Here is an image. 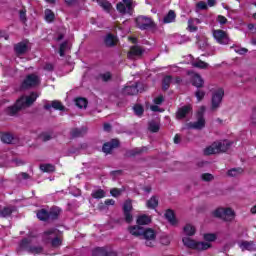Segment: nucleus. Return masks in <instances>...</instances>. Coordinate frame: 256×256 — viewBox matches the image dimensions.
<instances>
[{
  "mask_svg": "<svg viewBox=\"0 0 256 256\" xmlns=\"http://www.w3.org/2000/svg\"><path fill=\"white\" fill-rule=\"evenodd\" d=\"M37 97H39V95L35 92H32L28 96H21L14 105L9 106L6 109L7 115L10 117H16V115H19V111H23V109L31 107V105L37 101Z\"/></svg>",
  "mask_w": 256,
  "mask_h": 256,
  "instance_id": "f257e3e1",
  "label": "nucleus"
},
{
  "mask_svg": "<svg viewBox=\"0 0 256 256\" xmlns=\"http://www.w3.org/2000/svg\"><path fill=\"white\" fill-rule=\"evenodd\" d=\"M18 253L21 251H26L31 255H43L45 253V248L40 244H37L33 238H23L17 248Z\"/></svg>",
  "mask_w": 256,
  "mask_h": 256,
  "instance_id": "f03ea898",
  "label": "nucleus"
},
{
  "mask_svg": "<svg viewBox=\"0 0 256 256\" xmlns=\"http://www.w3.org/2000/svg\"><path fill=\"white\" fill-rule=\"evenodd\" d=\"M182 241L185 247L195 249L196 251H207L211 247V243L209 242H197L189 237H184Z\"/></svg>",
  "mask_w": 256,
  "mask_h": 256,
  "instance_id": "7ed1b4c3",
  "label": "nucleus"
},
{
  "mask_svg": "<svg viewBox=\"0 0 256 256\" xmlns=\"http://www.w3.org/2000/svg\"><path fill=\"white\" fill-rule=\"evenodd\" d=\"M212 215L217 219H222L227 222H231L235 219V211L231 208H217L212 212Z\"/></svg>",
  "mask_w": 256,
  "mask_h": 256,
  "instance_id": "20e7f679",
  "label": "nucleus"
},
{
  "mask_svg": "<svg viewBox=\"0 0 256 256\" xmlns=\"http://www.w3.org/2000/svg\"><path fill=\"white\" fill-rule=\"evenodd\" d=\"M205 106H201L197 111V121L188 123L189 129L201 130L205 127Z\"/></svg>",
  "mask_w": 256,
  "mask_h": 256,
  "instance_id": "39448f33",
  "label": "nucleus"
},
{
  "mask_svg": "<svg viewBox=\"0 0 256 256\" xmlns=\"http://www.w3.org/2000/svg\"><path fill=\"white\" fill-rule=\"evenodd\" d=\"M136 25L141 31H147V29H155L157 27L153 19L147 16H138L136 18Z\"/></svg>",
  "mask_w": 256,
  "mask_h": 256,
  "instance_id": "423d86ee",
  "label": "nucleus"
},
{
  "mask_svg": "<svg viewBox=\"0 0 256 256\" xmlns=\"http://www.w3.org/2000/svg\"><path fill=\"white\" fill-rule=\"evenodd\" d=\"M39 85H41V78L39 75L33 73L26 76L21 84V89H33V87Z\"/></svg>",
  "mask_w": 256,
  "mask_h": 256,
  "instance_id": "0eeeda50",
  "label": "nucleus"
},
{
  "mask_svg": "<svg viewBox=\"0 0 256 256\" xmlns=\"http://www.w3.org/2000/svg\"><path fill=\"white\" fill-rule=\"evenodd\" d=\"M223 97H225V90H223V88H218L212 93V111H217L219 107H221V103H223Z\"/></svg>",
  "mask_w": 256,
  "mask_h": 256,
  "instance_id": "6e6552de",
  "label": "nucleus"
},
{
  "mask_svg": "<svg viewBox=\"0 0 256 256\" xmlns=\"http://www.w3.org/2000/svg\"><path fill=\"white\" fill-rule=\"evenodd\" d=\"M212 35L219 45H229V42L231 41L229 34L223 30H213Z\"/></svg>",
  "mask_w": 256,
  "mask_h": 256,
  "instance_id": "1a4fd4ad",
  "label": "nucleus"
},
{
  "mask_svg": "<svg viewBox=\"0 0 256 256\" xmlns=\"http://www.w3.org/2000/svg\"><path fill=\"white\" fill-rule=\"evenodd\" d=\"M117 11L121 13V15H131L133 11V0H122L116 5Z\"/></svg>",
  "mask_w": 256,
  "mask_h": 256,
  "instance_id": "9d476101",
  "label": "nucleus"
},
{
  "mask_svg": "<svg viewBox=\"0 0 256 256\" xmlns=\"http://www.w3.org/2000/svg\"><path fill=\"white\" fill-rule=\"evenodd\" d=\"M143 239H145V245L146 247H154L155 246V239H156V234L155 230L148 228L144 229L142 233Z\"/></svg>",
  "mask_w": 256,
  "mask_h": 256,
  "instance_id": "9b49d317",
  "label": "nucleus"
},
{
  "mask_svg": "<svg viewBox=\"0 0 256 256\" xmlns=\"http://www.w3.org/2000/svg\"><path fill=\"white\" fill-rule=\"evenodd\" d=\"M143 53H145V49L141 46H132L128 52V59H141V57H143Z\"/></svg>",
  "mask_w": 256,
  "mask_h": 256,
  "instance_id": "f8f14e48",
  "label": "nucleus"
},
{
  "mask_svg": "<svg viewBox=\"0 0 256 256\" xmlns=\"http://www.w3.org/2000/svg\"><path fill=\"white\" fill-rule=\"evenodd\" d=\"M119 145H121V143L119 142V139H112L109 142L104 143L102 147V151L103 153H106V155H109L111 154L113 149L119 148Z\"/></svg>",
  "mask_w": 256,
  "mask_h": 256,
  "instance_id": "ddd939ff",
  "label": "nucleus"
},
{
  "mask_svg": "<svg viewBox=\"0 0 256 256\" xmlns=\"http://www.w3.org/2000/svg\"><path fill=\"white\" fill-rule=\"evenodd\" d=\"M57 235H59L57 228H51L42 234V241L45 244L51 243V241H53L54 237H57Z\"/></svg>",
  "mask_w": 256,
  "mask_h": 256,
  "instance_id": "4468645a",
  "label": "nucleus"
},
{
  "mask_svg": "<svg viewBox=\"0 0 256 256\" xmlns=\"http://www.w3.org/2000/svg\"><path fill=\"white\" fill-rule=\"evenodd\" d=\"M189 113H193V107L191 105L183 106L176 112V119H185Z\"/></svg>",
  "mask_w": 256,
  "mask_h": 256,
  "instance_id": "2eb2a0df",
  "label": "nucleus"
},
{
  "mask_svg": "<svg viewBox=\"0 0 256 256\" xmlns=\"http://www.w3.org/2000/svg\"><path fill=\"white\" fill-rule=\"evenodd\" d=\"M16 210L17 209L15 206H6L0 208V219H7L8 217H11Z\"/></svg>",
  "mask_w": 256,
  "mask_h": 256,
  "instance_id": "dca6fc26",
  "label": "nucleus"
},
{
  "mask_svg": "<svg viewBox=\"0 0 256 256\" xmlns=\"http://www.w3.org/2000/svg\"><path fill=\"white\" fill-rule=\"evenodd\" d=\"M215 144L216 148H218V153H226V151H229L231 145H233V142L223 140L220 142H215Z\"/></svg>",
  "mask_w": 256,
  "mask_h": 256,
  "instance_id": "f3484780",
  "label": "nucleus"
},
{
  "mask_svg": "<svg viewBox=\"0 0 256 256\" xmlns=\"http://www.w3.org/2000/svg\"><path fill=\"white\" fill-rule=\"evenodd\" d=\"M51 108L55 109L56 111H65V106H63V103L58 100H54L51 103L44 105V109H46L47 111H49V109Z\"/></svg>",
  "mask_w": 256,
  "mask_h": 256,
  "instance_id": "a211bd4d",
  "label": "nucleus"
},
{
  "mask_svg": "<svg viewBox=\"0 0 256 256\" xmlns=\"http://www.w3.org/2000/svg\"><path fill=\"white\" fill-rule=\"evenodd\" d=\"M148 148L142 147V148H134L131 150H127L125 153V157H136V155H141V153H147Z\"/></svg>",
  "mask_w": 256,
  "mask_h": 256,
  "instance_id": "6ab92c4d",
  "label": "nucleus"
},
{
  "mask_svg": "<svg viewBox=\"0 0 256 256\" xmlns=\"http://www.w3.org/2000/svg\"><path fill=\"white\" fill-rule=\"evenodd\" d=\"M29 47L25 42H19L14 46V51L16 55H25Z\"/></svg>",
  "mask_w": 256,
  "mask_h": 256,
  "instance_id": "aec40b11",
  "label": "nucleus"
},
{
  "mask_svg": "<svg viewBox=\"0 0 256 256\" xmlns=\"http://www.w3.org/2000/svg\"><path fill=\"white\" fill-rule=\"evenodd\" d=\"M192 85L197 87V89H201L205 85V81L199 74H194L192 77Z\"/></svg>",
  "mask_w": 256,
  "mask_h": 256,
  "instance_id": "412c9836",
  "label": "nucleus"
},
{
  "mask_svg": "<svg viewBox=\"0 0 256 256\" xmlns=\"http://www.w3.org/2000/svg\"><path fill=\"white\" fill-rule=\"evenodd\" d=\"M59 215H61V209L58 207L51 208L50 211H48V221L59 219Z\"/></svg>",
  "mask_w": 256,
  "mask_h": 256,
  "instance_id": "4be33fe9",
  "label": "nucleus"
},
{
  "mask_svg": "<svg viewBox=\"0 0 256 256\" xmlns=\"http://www.w3.org/2000/svg\"><path fill=\"white\" fill-rule=\"evenodd\" d=\"M93 256H109L111 251L107 250L105 247H97L92 250Z\"/></svg>",
  "mask_w": 256,
  "mask_h": 256,
  "instance_id": "5701e85b",
  "label": "nucleus"
},
{
  "mask_svg": "<svg viewBox=\"0 0 256 256\" xmlns=\"http://www.w3.org/2000/svg\"><path fill=\"white\" fill-rule=\"evenodd\" d=\"M143 227L141 226H130L128 228V231L130 235H133L134 237H142L143 236Z\"/></svg>",
  "mask_w": 256,
  "mask_h": 256,
  "instance_id": "b1692460",
  "label": "nucleus"
},
{
  "mask_svg": "<svg viewBox=\"0 0 256 256\" xmlns=\"http://www.w3.org/2000/svg\"><path fill=\"white\" fill-rule=\"evenodd\" d=\"M122 93L123 95H137V93H139V89H137V84L124 87Z\"/></svg>",
  "mask_w": 256,
  "mask_h": 256,
  "instance_id": "393cba45",
  "label": "nucleus"
},
{
  "mask_svg": "<svg viewBox=\"0 0 256 256\" xmlns=\"http://www.w3.org/2000/svg\"><path fill=\"white\" fill-rule=\"evenodd\" d=\"M0 139L2 143H7L8 145L11 143H15V137H13V134L11 133H1L0 134Z\"/></svg>",
  "mask_w": 256,
  "mask_h": 256,
  "instance_id": "a878e982",
  "label": "nucleus"
},
{
  "mask_svg": "<svg viewBox=\"0 0 256 256\" xmlns=\"http://www.w3.org/2000/svg\"><path fill=\"white\" fill-rule=\"evenodd\" d=\"M218 153L219 148L217 147V144L215 142L204 149V155H217Z\"/></svg>",
  "mask_w": 256,
  "mask_h": 256,
  "instance_id": "bb28decb",
  "label": "nucleus"
},
{
  "mask_svg": "<svg viewBox=\"0 0 256 256\" xmlns=\"http://www.w3.org/2000/svg\"><path fill=\"white\" fill-rule=\"evenodd\" d=\"M104 43L106 47H115V45L117 44V39L115 38V36H113V34H107L104 39Z\"/></svg>",
  "mask_w": 256,
  "mask_h": 256,
  "instance_id": "cd10ccee",
  "label": "nucleus"
},
{
  "mask_svg": "<svg viewBox=\"0 0 256 256\" xmlns=\"http://www.w3.org/2000/svg\"><path fill=\"white\" fill-rule=\"evenodd\" d=\"M242 251H256V245L253 242L244 241L240 244Z\"/></svg>",
  "mask_w": 256,
  "mask_h": 256,
  "instance_id": "c85d7f7f",
  "label": "nucleus"
},
{
  "mask_svg": "<svg viewBox=\"0 0 256 256\" xmlns=\"http://www.w3.org/2000/svg\"><path fill=\"white\" fill-rule=\"evenodd\" d=\"M146 207L148 209H157L159 207V199L156 198V196H152L147 202Z\"/></svg>",
  "mask_w": 256,
  "mask_h": 256,
  "instance_id": "c756f323",
  "label": "nucleus"
},
{
  "mask_svg": "<svg viewBox=\"0 0 256 256\" xmlns=\"http://www.w3.org/2000/svg\"><path fill=\"white\" fill-rule=\"evenodd\" d=\"M195 23L199 24L201 23V20H199L198 18H190L188 20V29L191 33H195V31H197V26H195Z\"/></svg>",
  "mask_w": 256,
  "mask_h": 256,
  "instance_id": "7c9ffc66",
  "label": "nucleus"
},
{
  "mask_svg": "<svg viewBox=\"0 0 256 256\" xmlns=\"http://www.w3.org/2000/svg\"><path fill=\"white\" fill-rule=\"evenodd\" d=\"M86 130L85 128H74L70 131V135L73 139L77 138V137H83V135H85Z\"/></svg>",
  "mask_w": 256,
  "mask_h": 256,
  "instance_id": "2f4dec72",
  "label": "nucleus"
},
{
  "mask_svg": "<svg viewBox=\"0 0 256 256\" xmlns=\"http://www.w3.org/2000/svg\"><path fill=\"white\" fill-rule=\"evenodd\" d=\"M96 3H98V5L101 6L104 11H107V13L113 9V5H111L107 0H97Z\"/></svg>",
  "mask_w": 256,
  "mask_h": 256,
  "instance_id": "473e14b6",
  "label": "nucleus"
},
{
  "mask_svg": "<svg viewBox=\"0 0 256 256\" xmlns=\"http://www.w3.org/2000/svg\"><path fill=\"white\" fill-rule=\"evenodd\" d=\"M165 217L171 225H177V220L175 219V213L173 212V210H167L165 213Z\"/></svg>",
  "mask_w": 256,
  "mask_h": 256,
  "instance_id": "72a5a7b5",
  "label": "nucleus"
},
{
  "mask_svg": "<svg viewBox=\"0 0 256 256\" xmlns=\"http://www.w3.org/2000/svg\"><path fill=\"white\" fill-rule=\"evenodd\" d=\"M183 231L184 234L187 235V237H193V235H195L196 233V229L191 224H187L186 226H184Z\"/></svg>",
  "mask_w": 256,
  "mask_h": 256,
  "instance_id": "f704fd0d",
  "label": "nucleus"
},
{
  "mask_svg": "<svg viewBox=\"0 0 256 256\" xmlns=\"http://www.w3.org/2000/svg\"><path fill=\"white\" fill-rule=\"evenodd\" d=\"M228 177H239L243 175V168H232L227 172Z\"/></svg>",
  "mask_w": 256,
  "mask_h": 256,
  "instance_id": "c9c22d12",
  "label": "nucleus"
},
{
  "mask_svg": "<svg viewBox=\"0 0 256 256\" xmlns=\"http://www.w3.org/2000/svg\"><path fill=\"white\" fill-rule=\"evenodd\" d=\"M151 223V218L150 216L147 215H141L137 218V224L138 225H149Z\"/></svg>",
  "mask_w": 256,
  "mask_h": 256,
  "instance_id": "e433bc0d",
  "label": "nucleus"
},
{
  "mask_svg": "<svg viewBox=\"0 0 256 256\" xmlns=\"http://www.w3.org/2000/svg\"><path fill=\"white\" fill-rule=\"evenodd\" d=\"M37 217L40 221H49V211L41 209L37 212Z\"/></svg>",
  "mask_w": 256,
  "mask_h": 256,
  "instance_id": "4c0bfd02",
  "label": "nucleus"
},
{
  "mask_svg": "<svg viewBox=\"0 0 256 256\" xmlns=\"http://www.w3.org/2000/svg\"><path fill=\"white\" fill-rule=\"evenodd\" d=\"M40 171H43V173H54L55 166L53 164H41Z\"/></svg>",
  "mask_w": 256,
  "mask_h": 256,
  "instance_id": "58836bf2",
  "label": "nucleus"
},
{
  "mask_svg": "<svg viewBox=\"0 0 256 256\" xmlns=\"http://www.w3.org/2000/svg\"><path fill=\"white\" fill-rule=\"evenodd\" d=\"M173 81V77L171 76H165L163 81H162V89L164 91H167V89H169L171 83Z\"/></svg>",
  "mask_w": 256,
  "mask_h": 256,
  "instance_id": "ea45409f",
  "label": "nucleus"
},
{
  "mask_svg": "<svg viewBox=\"0 0 256 256\" xmlns=\"http://www.w3.org/2000/svg\"><path fill=\"white\" fill-rule=\"evenodd\" d=\"M192 66L196 67L197 69H207L209 64L207 62H203L202 60H195L192 62Z\"/></svg>",
  "mask_w": 256,
  "mask_h": 256,
  "instance_id": "a19ab883",
  "label": "nucleus"
},
{
  "mask_svg": "<svg viewBox=\"0 0 256 256\" xmlns=\"http://www.w3.org/2000/svg\"><path fill=\"white\" fill-rule=\"evenodd\" d=\"M91 197H93V199H103V197H105V191L103 189L94 190Z\"/></svg>",
  "mask_w": 256,
  "mask_h": 256,
  "instance_id": "79ce46f5",
  "label": "nucleus"
},
{
  "mask_svg": "<svg viewBox=\"0 0 256 256\" xmlns=\"http://www.w3.org/2000/svg\"><path fill=\"white\" fill-rule=\"evenodd\" d=\"M175 11L170 10L168 14L164 17V23H173L175 21Z\"/></svg>",
  "mask_w": 256,
  "mask_h": 256,
  "instance_id": "37998d69",
  "label": "nucleus"
},
{
  "mask_svg": "<svg viewBox=\"0 0 256 256\" xmlns=\"http://www.w3.org/2000/svg\"><path fill=\"white\" fill-rule=\"evenodd\" d=\"M76 105L79 107V109H87V99L85 98H77L75 100Z\"/></svg>",
  "mask_w": 256,
  "mask_h": 256,
  "instance_id": "c03bdc74",
  "label": "nucleus"
},
{
  "mask_svg": "<svg viewBox=\"0 0 256 256\" xmlns=\"http://www.w3.org/2000/svg\"><path fill=\"white\" fill-rule=\"evenodd\" d=\"M16 179L19 182L28 181L29 179H31V175H29L27 172H21V173L17 174Z\"/></svg>",
  "mask_w": 256,
  "mask_h": 256,
  "instance_id": "a18cd8bd",
  "label": "nucleus"
},
{
  "mask_svg": "<svg viewBox=\"0 0 256 256\" xmlns=\"http://www.w3.org/2000/svg\"><path fill=\"white\" fill-rule=\"evenodd\" d=\"M133 211V204L131 200H126L123 205V213H129Z\"/></svg>",
  "mask_w": 256,
  "mask_h": 256,
  "instance_id": "49530a36",
  "label": "nucleus"
},
{
  "mask_svg": "<svg viewBox=\"0 0 256 256\" xmlns=\"http://www.w3.org/2000/svg\"><path fill=\"white\" fill-rule=\"evenodd\" d=\"M69 49V43L63 42L59 48L60 57H65V52Z\"/></svg>",
  "mask_w": 256,
  "mask_h": 256,
  "instance_id": "de8ad7c7",
  "label": "nucleus"
},
{
  "mask_svg": "<svg viewBox=\"0 0 256 256\" xmlns=\"http://www.w3.org/2000/svg\"><path fill=\"white\" fill-rule=\"evenodd\" d=\"M160 127H159V123L155 122V121H151L149 123V130L152 133H157L159 131Z\"/></svg>",
  "mask_w": 256,
  "mask_h": 256,
  "instance_id": "09e8293b",
  "label": "nucleus"
},
{
  "mask_svg": "<svg viewBox=\"0 0 256 256\" xmlns=\"http://www.w3.org/2000/svg\"><path fill=\"white\" fill-rule=\"evenodd\" d=\"M99 77L102 81H104V83H107L111 81L113 76L111 75V72H106V73L100 74Z\"/></svg>",
  "mask_w": 256,
  "mask_h": 256,
  "instance_id": "8fccbe9b",
  "label": "nucleus"
},
{
  "mask_svg": "<svg viewBox=\"0 0 256 256\" xmlns=\"http://www.w3.org/2000/svg\"><path fill=\"white\" fill-rule=\"evenodd\" d=\"M39 139L46 143V141H51V139H53V136L50 133H42L39 136Z\"/></svg>",
  "mask_w": 256,
  "mask_h": 256,
  "instance_id": "3c124183",
  "label": "nucleus"
},
{
  "mask_svg": "<svg viewBox=\"0 0 256 256\" xmlns=\"http://www.w3.org/2000/svg\"><path fill=\"white\" fill-rule=\"evenodd\" d=\"M195 97L197 98L198 102H201L202 99H205V91L198 89L195 92Z\"/></svg>",
  "mask_w": 256,
  "mask_h": 256,
  "instance_id": "603ef678",
  "label": "nucleus"
},
{
  "mask_svg": "<svg viewBox=\"0 0 256 256\" xmlns=\"http://www.w3.org/2000/svg\"><path fill=\"white\" fill-rule=\"evenodd\" d=\"M45 19H46V21L51 23V21H53V19H55V14H53L51 10H46L45 11Z\"/></svg>",
  "mask_w": 256,
  "mask_h": 256,
  "instance_id": "864d4df0",
  "label": "nucleus"
},
{
  "mask_svg": "<svg viewBox=\"0 0 256 256\" xmlns=\"http://www.w3.org/2000/svg\"><path fill=\"white\" fill-rule=\"evenodd\" d=\"M121 193H123V189L113 188L110 190V195H112V197H119Z\"/></svg>",
  "mask_w": 256,
  "mask_h": 256,
  "instance_id": "5fc2aeb1",
  "label": "nucleus"
},
{
  "mask_svg": "<svg viewBox=\"0 0 256 256\" xmlns=\"http://www.w3.org/2000/svg\"><path fill=\"white\" fill-rule=\"evenodd\" d=\"M201 179L202 181L209 182V181H213L214 177H213V174L211 173H204L201 175Z\"/></svg>",
  "mask_w": 256,
  "mask_h": 256,
  "instance_id": "6e6d98bb",
  "label": "nucleus"
},
{
  "mask_svg": "<svg viewBox=\"0 0 256 256\" xmlns=\"http://www.w3.org/2000/svg\"><path fill=\"white\" fill-rule=\"evenodd\" d=\"M19 17H20V21H22V23H25V21H27V10L26 9L20 10Z\"/></svg>",
  "mask_w": 256,
  "mask_h": 256,
  "instance_id": "4d7b16f0",
  "label": "nucleus"
},
{
  "mask_svg": "<svg viewBox=\"0 0 256 256\" xmlns=\"http://www.w3.org/2000/svg\"><path fill=\"white\" fill-rule=\"evenodd\" d=\"M134 113H136L138 116L143 115V106L137 104L133 107Z\"/></svg>",
  "mask_w": 256,
  "mask_h": 256,
  "instance_id": "13d9d810",
  "label": "nucleus"
},
{
  "mask_svg": "<svg viewBox=\"0 0 256 256\" xmlns=\"http://www.w3.org/2000/svg\"><path fill=\"white\" fill-rule=\"evenodd\" d=\"M50 243L52 247H59V245H61V240L59 239V237L55 236Z\"/></svg>",
  "mask_w": 256,
  "mask_h": 256,
  "instance_id": "bf43d9fd",
  "label": "nucleus"
},
{
  "mask_svg": "<svg viewBox=\"0 0 256 256\" xmlns=\"http://www.w3.org/2000/svg\"><path fill=\"white\" fill-rule=\"evenodd\" d=\"M124 217H125L126 223L133 222V215L131 214V212H124Z\"/></svg>",
  "mask_w": 256,
  "mask_h": 256,
  "instance_id": "052dcab7",
  "label": "nucleus"
},
{
  "mask_svg": "<svg viewBox=\"0 0 256 256\" xmlns=\"http://www.w3.org/2000/svg\"><path fill=\"white\" fill-rule=\"evenodd\" d=\"M250 123L252 125H256V108L252 110V113L250 115Z\"/></svg>",
  "mask_w": 256,
  "mask_h": 256,
  "instance_id": "680f3d73",
  "label": "nucleus"
},
{
  "mask_svg": "<svg viewBox=\"0 0 256 256\" xmlns=\"http://www.w3.org/2000/svg\"><path fill=\"white\" fill-rule=\"evenodd\" d=\"M215 239H217L215 234H204L205 241H215Z\"/></svg>",
  "mask_w": 256,
  "mask_h": 256,
  "instance_id": "e2e57ef3",
  "label": "nucleus"
},
{
  "mask_svg": "<svg viewBox=\"0 0 256 256\" xmlns=\"http://www.w3.org/2000/svg\"><path fill=\"white\" fill-rule=\"evenodd\" d=\"M163 101H165V98L163 97V95H159L154 99L155 105H161Z\"/></svg>",
  "mask_w": 256,
  "mask_h": 256,
  "instance_id": "0e129e2a",
  "label": "nucleus"
},
{
  "mask_svg": "<svg viewBox=\"0 0 256 256\" xmlns=\"http://www.w3.org/2000/svg\"><path fill=\"white\" fill-rule=\"evenodd\" d=\"M247 48H235V53H238V55H245L247 53Z\"/></svg>",
  "mask_w": 256,
  "mask_h": 256,
  "instance_id": "69168bd1",
  "label": "nucleus"
},
{
  "mask_svg": "<svg viewBox=\"0 0 256 256\" xmlns=\"http://www.w3.org/2000/svg\"><path fill=\"white\" fill-rule=\"evenodd\" d=\"M217 21H218V23H220V25H225V23H227V18H225L224 16L219 15L217 17Z\"/></svg>",
  "mask_w": 256,
  "mask_h": 256,
  "instance_id": "338daca9",
  "label": "nucleus"
},
{
  "mask_svg": "<svg viewBox=\"0 0 256 256\" xmlns=\"http://www.w3.org/2000/svg\"><path fill=\"white\" fill-rule=\"evenodd\" d=\"M53 69H54V66L51 63H47V64L44 65V70L45 71H53Z\"/></svg>",
  "mask_w": 256,
  "mask_h": 256,
  "instance_id": "774afa93",
  "label": "nucleus"
}]
</instances>
